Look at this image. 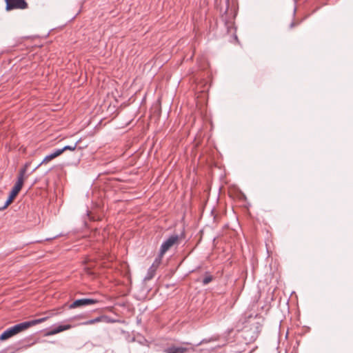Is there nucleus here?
I'll use <instances>...</instances> for the list:
<instances>
[{
  "label": "nucleus",
  "instance_id": "f257e3e1",
  "mask_svg": "<svg viewBox=\"0 0 353 353\" xmlns=\"http://www.w3.org/2000/svg\"><path fill=\"white\" fill-rule=\"evenodd\" d=\"M48 317H43L41 319H37L29 321H25L20 323H18L17 325H14L12 327H10L6 330L1 335H0V340L4 341L6 340L14 335L24 331L29 328L31 326L37 325L39 323L44 322Z\"/></svg>",
  "mask_w": 353,
  "mask_h": 353
},
{
  "label": "nucleus",
  "instance_id": "f03ea898",
  "mask_svg": "<svg viewBox=\"0 0 353 353\" xmlns=\"http://www.w3.org/2000/svg\"><path fill=\"white\" fill-rule=\"evenodd\" d=\"M26 173V168H23L20 170L19 176L17 177V181L14 185L13 188L12 189L10 196L7 201L5 203V205L3 208H6L7 206H8L11 202L13 201L14 197L18 194L19 191L21 190L23 181H24V175Z\"/></svg>",
  "mask_w": 353,
  "mask_h": 353
},
{
  "label": "nucleus",
  "instance_id": "7ed1b4c3",
  "mask_svg": "<svg viewBox=\"0 0 353 353\" xmlns=\"http://www.w3.org/2000/svg\"><path fill=\"white\" fill-rule=\"evenodd\" d=\"M250 329L245 328L243 333L245 339H249V341H254L259 336L262 328V324L260 321H256V318L253 319Z\"/></svg>",
  "mask_w": 353,
  "mask_h": 353
},
{
  "label": "nucleus",
  "instance_id": "20e7f679",
  "mask_svg": "<svg viewBox=\"0 0 353 353\" xmlns=\"http://www.w3.org/2000/svg\"><path fill=\"white\" fill-rule=\"evenodd\" d=\"M179 236L176 234L170 236L161 245V255H164L172 246L179 245Z\"/></svg>",
  "mask_w": 353,
  "mask_h": 353
},
{
  "label": "nucleus",
  "instance_id": "39448f33",
  "mask_svg": "<svg viewBox=\"0 0 353 353\" xmlns=\"http://www.w3.org/2000/svg\"><path fill=\"white\" fill-rule=\"evenodd\" d=\"M6 3V10L14 9H26L28 8V3L25 0H5Z\"/></svg>",
  "mask_w": 353,
  "mask_h": 353
},
{
  "label": "nucleus",
  "instance_id": "423d86ee",
  "mask_svg": "<svg viewBox=\"0 0 353 353\" xmlns=\"http://www.w3.org/2000/svg\"><path fill=\"white\" fill-rule=\"evenodd\" d=\"M98 300L94 299H81L75 300L72 303L69 305L70 309H74L76 307H85L89 305H93L97 303Z\"/></svg>",
  "mask_w": 353,
  "mask_h": 353
},
{
  "label": "nucleus",
  "instance_id": "0eeeda50",
  "mask_svg": "<svg viewBox=\"0 0 353 353\" xmlns=\"http://www.w3.org/2000/svg\"><path fill=\"white\" fill-rule=\"evenodd\" d=\"M190 350L194 351V347H192L190 348H187L183 347L171 346L165 348L164 352L165 353H185Z\"/></svg>",
  "mask_w": 353,
  "mask_h": 353
},
{
  "label": "nucleus",
  "instance_id": "6e6552de",
  "mask_svg": "<svg viewBox=\"0 0 353 353\" xmlns=\"http://www.w3.org/2000/svg\"><path fill=\"white\" fill-rule=\"evenodd\" d=\"M101 321H105L106 323L114 322V321L110 320L108 316L102 315V316H98L97 318H94L93 319H90L87 321L83 322V323H81V325H88L94 324V323L101 322Z\"/></svg>",
  "mask_w": 353,
  "mask_h": 353
},
{
  "label": "nucleus",
  "instance_id": "1a4fd4ad",
  "mask_svg": "<svg viewBox=\"0 0 353 353\" xmlns=\"http://www.w3.org/2000/svg\"><path fill=\"white\" fill-rule=\"evenodd\" d=\"M157 268H154V265H151L147 272L146 276L144 278L145 281L151 280L155 275Z\"/></svg>",
  "mask_w": 353,
  "mask_h": 353
},
{
  "label": "nucleus",
  "instance_id": "9d476101",
  "mask_svg": "<svg viewBox=\"0 0 353 353\" xmlns=\"http://www.w3.org/2000/svg\"><path fill=\"white\" fill-rule=\"evenodd\" d=\"M71 327L70 325H60L54 327L56 332L58 333L61 332L65 330H68Z\"/></svg>",
  "mask_w": 353,
  "mask_h": 353
},
{
  "label": "nucleus",
  "instance_id": "9b49d317",
  "mask_svg": "<svg viewBox=\"0 0 353 353\" xmlns=\"http://www.w3.org/2000/svg\"><path fill=\"white\" fill-rule=\"evenodd\" d=\"M163 255H161V251H159V256L155 259L152 265H154V268H158L159 266Z\"/></svg>",
  "mask_w": 353,
  "mask_h": 353
},
{
  "label": "nucleus",
  "instance_id": "f8f14e48",
  "mask_svg": "<svg viewBox=\"0 0 353 353\" xmlns=\"http://www.w3.org/2000/svg\"><path fill=\"white\" fill-rule=\"evenodd\" d=\"M212 279L213 278L211 275H206L202 280L203 285H208L209 283H210L212 281Z\"/></svg>",
  "mask_w": 353,
  "mask_h": 353
},
{
  "label": "nucleus",
  "instance_id": "ddd939ff",
  "mask_svg": "<svg viewBox=\"0 0 353 353\" xmlns=\"http://www.w3.org/2000/svg\"><path fill=\"white\" fill-rule=\"evenodd\" d=\"M77 146V143H75L72 145H65L63 148V149H64V151H66V150H74L76 149Z\"/></svg>",
  "mask_w": 353,
  "mask_h": 353
},
{
  "label": "nucleus",
  "instance_id": "4468645a",
  "mask_svg": "<svg viewBox=\"0 0 353 353\" xmlns=\"http://www.w3.org/2000/svg\"><path fill=\"white\" fill-rule=\"evenodd\" d=\"M56 158L54 157V155L53 154V153H50V154L47 155L44 159L42 161V163H46V162H48L50 161H51L52 159Z\"/></svg>",
  "mask_w": 353,
  "mask_h": 353
},
{
  "label": "nucleus",
  "instance_id": "2eb2a0df",
  "mask_svg": "<svg viewBox=\"0 0 353 353\" xmlns=\"http://www.w3.org/2000/svg\"><path fill=\"white\" fill-rule=\"evenodd\" d=\"M63 152H64V149H63V148H59V149L54 150L52 153L55 157H57L59 155H61Z\"/></svg>",
  "mask_w": 353,
  "mask_h": 353
},
{
  "label": "nucleus",
  "instance_id": "dca6fc26",
  "mask_svg": "<svg viewBox=\"0 0 353 353\" xmlns=\"http://www.w3.org/2000/svg\"><path fill=\"white\" fill-rule=\"evenodd\" d=\"M57 332H56V330L54 328H52V330L48 331L46 332L45 334V336H52V335H54V334H57Z\"/></svg>",
  "mask_w": 353,
  "mask_h": 353
},
{
  "label": "nucleus",
  "instance_id": "f3484780",
  "mask_svg": "<svg viewBox=\"0 0 353 353\" xmlns=\"http://www.w3.org/2000/svg\"><path fill=\"white\" fill-rule=\"evenodd\" d=\"M208 341H210V340L203 339V340H202L201 341H200L199 343H197V344L196 345V346H199V345H201V344H203V343H208Z\"/></svg>",
  "mask_w": 353,
  "mask_h": 353
},
{
  "label": "nucleus",
  "instance_id": "a211bd4d",
  "mask_svg": "<svg viewBox=\"0 0 353 353\" xmlns=\"http://www.w3.org/2000/svg\"><path fill=\"white\" fill-rule=\"evenodd\" d=\"M0 353H7V352L6 350H4L1 351Z\"/></svg>",
  "mask_w": 353,
  "mask_h": 353
},
{
  "label": "nucleus",
  "instance_id": "6ab92c4d",
  "mask_svg": "<svg viewBox=\"0 0 353 353\" xmlns=\"http://www.w3.org/2000/svg\"><path fill=\"white\" fill-rule=\"evenodd\" d=\"M294 23H292L290 24V28L294 27Z\"/></svg>",
  "mask_w": 353,
  "mask_h": 353
}]
</instances>
